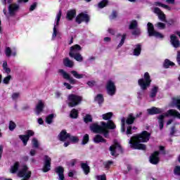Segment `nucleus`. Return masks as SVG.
Wrapping results in <instances>:
<instances>
[{"label":"nucleus","mask_w":180,"mask_h":180,"mask_svg":"<svg viewBox=\"0 0 180 180\" xmlns=\"http://www.w3.org/2000/svg\"><path fill=\"white\" fill-rule=\"evenodd\" d=\"M150 140V134L147 131H142L131 138L129 144L134 150H146V145L141 143H147Z\"/></svg>","instance_id":"nucleus-1"},{"label":"nucleus","mask_w":180,"mask_h":180,"mask_svg":"<svg viewBox=\"0 0 180 180\" xmlns=\"http://www.w3.org/2000/svg\"><path fill=\"white\" fill-rule=\"evenodd\" d=\"M116 129V125L113 123V121H109L107 124L105 122H101V126L95 123L90 126V129L94 133H102L105 137H108V134L110 130Z\"/></svg>","instance_id":"nucleus-2"},{"label":"nucleus","mask_w":180,"mask_h":180,"mask_svg":"<svg viewBox=\"0 0 180 180\" xmlns=\"http://www.w3.org/2000/svg\"><path fill=\"white\" fill-rule=\"evenodd\" d=\"M168 116H174V117L180 118V114L175 110H169L167 112L163 115H161L158 117L159 121V127L160 130H162L164 128V119L168 117Z\"/></svg>","instance_id":"nucleus-3"},{"label":"nucleus","mask_w":180,"mask_h":180,"mask_svg":"<svg viewBox=\"0 0 180 180\" xmlns=\"http://www.w3.org/2000/svg\"><path fill=\"white\" fill-rule=\"evenodd\" d=\"M81 51V46L78 44H76L70 48V52L69 53L70 57L72 58H75L76 61H79V63L82 62L84 58L79 53Z\"/></svg>","instance_id":"nucleus-4"},{"label":"nucleus","mask_w":180,"mask_h":180,"mask_svg":"<svg viewBox=\"0 0 180 180\" xmlns=\"http://www.w3.org/2000/svg\"><path fill=\"white\" fill-rule=\"evenodd\" d=\"M138 82L141 89L143 91L146 90L151 84V77H150V74L148 72H146L143 78L140 79Z\"/></svg>","instance_id":"nucleus-5"},{"label":"nucleus","mask_w":180,"mask_h":180,"mask_svg":"<svg viewBox=\"0 0 180 180\" xmlns=\"http://www.w3.org/2000/svg\"><path fill=\"white\" fill-rule=\"evenodd\" d=\"M19 11V5L16 4H10L8 6V13L6 12V8H4L3 12L7 19H9L11 16H15Z\"/></svg>","instance_id":"nucleus-6"},{"label":"nucleus","mask_w":180,"mask_h":180,"mask_svg":"<svg viewBox=\"0 0 180 180\" xmlns=\"http://www.w3.org/2000/svg\"><path fill=\"white\" fill-rule=\"evenodd\" d=\"M110 150L111 151V155H112V157H117L119 154L123 153L120 143L116 140L114 141V144L110 147Z\"/></svg>","instance_id":"nucleus-7"},{"label":"nucleus","mask_w":180,"mask_h":180,"mask_svg":"<svg viewBox=\"0 0 180 180\" xmlns=\"http://www.w3.org/2000/svg\"><path fill=\"white\" fill-rule=\"evenodd\" d=\"M68 105L70 108H74V106H77V105H79L81 101H82V97L79 96H77L75 94H70L68 96Z\"/></svg>","instance_id":"nucleus-8"},{"label":"nucleus","mask_w":180,"mask_h":180,"mask_svg":"<svg viewBox=\"0 0 180 180\" xmlns=\"http://www.w3.org/2000/svg\"><path fill=\"white\" fill-rule=\"evenodd\" d=\"M61 19V11H60L56 18L55 24L53 27V32L52 34V39H56L57 36H60V32H58V30L57 29L58 27V25H60V20Z\"/></svg>","instance_id":"nucleus-9"},{"label":"nucleus","mask_w":180,"mask_h":180,"mask_svg":"<svg viewBox=\"0 0 180 180\" xmlns=\"http://www.w3.org/2000/svg\"><path fill=\"white\" fill-rule=\"evenodd\" d=\"M134 117L132 115H129V117L126 119L122 118L121 120V131L122 133H124L126 131L125 124H133L134 122Z\"/></svg>","instance_id":"nucleus-10"},{"label":"nucleus","mask_w":180,"mask_h":180,"mask_svg":"<svg viewBox=\"0 0 180 180\" xmlns=\"http://www.w3.org/2000/svg\"><path fill=\"white\" fill-rule=\"evenodd\" d=\"M148 33L149 36H154L157 39H164L162 34L154 30V25L151 22L148 23Z\"/></svg>","instance_id":"nucleus-11"},{"label":"nucleus","mask_w":180,"mask_h":180,"mask_svg":"<svg viewBox=\"0 0 180 180\" xmlns=\"http://www.w3.org/2000/svg\"><path fill=\"white\" fill-rule=\"evenodd\" d=\"M105 88L108 94L110 96H113V95L116 94V86L115 85V82H113L112 79H110L107 82Z\"/></svg>","instance_id":"nucleus-12"},{"label":"nucleus","mask_w":180,"mask_h":180,"mask_svg":"<svg viewBox=\"0 0 180 180\" xmlns=\"http://www.w3.org/2000/svg\"><path fill=\"white\" fill-rule=\"evenodd\" d=\"M34 135V132L33 131L28 130L26 131V135H20L19 137L22 141L24 146H26L27 144V141H29V139H30V137Z\"/></svg>","instance_id":"nucleus-13"},{"label":"nucleus","mask_w":180,"mask_h":180,"mask_svg":"<svg viewBox=\"0 0 180 180\" xmlns=\"http://www.w3.org/2000/svg\"><path fill=\"white\" fill-rule=\"evenodd\" d=\"M58 73L62 75V77L65 79H67L68 81H69V82L70 84H72V85H74L75 84H76L77 80H75L74 78L71 77V76H70V75L68 73H67L65 71H64V70H58Z\"/></svg>","instance_id":"nucleus-14"},{"label":"nucleus","mask_w":180,"mask_h":180,"mask_svg":"<svg viewBox=\"0 0 180 180\" xmlns=\"http://www.w3.org/2000/svg\"><path fill=\"white\" fill-rule=\"evenodd\" d=\"M51 167V158L47 155L44 156V165L43 167L44 172H49Z\"/></svg>","instance_id":"nucleus-15"},{"label":"nucleus","mask_w":180,"mask_h":180,"mask_svg":"<svg viewBox=\"0 0 180 180\" xmlns=\"http://www.w3.org/2000/svg\"><path fill=\"white\" fill-rule=\"evenodd\" d=\"M76 22L77 23H81L82 22H86V23H88V22H89V16L86 14L80 13L77 16Z\"/></svg>","instance_id":"nucleus-16"},{"label":"nucleus","mask_w":180,"mask_h":180,"mask_svg":"<svg viewBox=\"0 0 180 180\" xmlns=\"http://www.w3.org/2000/svg\"><path fill=\"white\" fill-rule=\"evenodd\" d=\"M160 153L158 151L155 152L150 157V164L157 165L160 162V158H158Z\"/></svg>","instance_id":"nucleus-17"},{"label":"nucleus","mask_w":180,"mask_h":180,"mask_svg":"<svg viewBox=\"0 0 180 180\" xmlns=\"http://www.w3.org/2000/svg\"><path fill=\"white\" fill-rule=\"evenodd\" d=\"M44 108V102H43L41 100L39 101L35 108L36 115L41 114L43 112Z\"/></svg>","instance_id":"nucleus-18"},{"label":"nucleus","mask_w":180,"mask_h":180,"mask_svg":"<svg viewBox=\"0 0 180 180\" xmlns=\"http://www.w3.org/2000/svg\"><path fill=\"white\" fill-rule=\"evenodd\" d=\"M170 43L175 49H178V47H179V39H178V38L174 34L170 37Z\"/></svg>","instance_id":"nucleus-19"},{"label":"nucleus","mask_w":180,"mask_h":180,"mask_svg":"<svg viewBox=\"0 0 180 180\" xmlns=\"http://www.w3.org/2000/svg\"><path fill=\"white\" fill-rule=\"evenodd\" d=\"M147 112L149 115H157L158 113H162L164 112L163 109L153 107L147 110Z\"/></svg>","instance_id":"nucleus-20"},{"label":"nucleus","mask_w":180,"mask_h":180,"mask_svg":"<svg viewBox=\"0 0 180 180\" xmlns=\"http://www.w3.org/2000/svg\"><path fill=\"white\" fill-rule=\"evenodd\" d=\"M55 171L58 174L59 180H64V167L61 166L57 167Z\"/></svg>","instance_id":"nucleus-21"},{"label":"nucleus","mask_w":180,"mask_h":180,"mask_svg":"<svg viewBox=\"0 0 180 180\" xmlns=\"http://www.w3.org/2000/svg\"><path fill=\"white\" fill-rule=\"evenodd\" d=\"M153 12L158 15L159 19L162 20V22H165V14H164L160 8H155Z\"/></svg>","instance_id":"nucleus-22"},{"label":"nucleus","mask_w":180,"mask_h":180,"mask_svg":"<svg viewBox=\"0 0 180 180\" xmlns=\"http://www.w3.org/2000/svg\"><path fill=\"white\" fill-rule=\"evenodd\" d=\"M60 141H68L70 139V134H68L65 131H62L58 136Z\"/></svg>","instance_id":"nucleus-23"},{"label":"nucleus","mask_w":180,"mask_h":180,"mask_svg":"<svg viewBox=\"0 0 180 180\" xmlns=\"http://www.w3.org/2000/svg\"><path fill=\"white\" fill-rule=\"evenodd\" d=\"M170 108H177L180 110V99L179 98H173L172 103L169 104Z\"/></svg>","instance_id":"nucleus-24"},{"label":"nucleus","mask_w":180,"mask_h":180,"mask_svg":"<svg viewBox=\"0 0 180 180\" xmlns=\"http://www.w3.org/2000/svg\"><path fill=\"white\" fill-rule=\"evenodd\" d=\"M75 15H77L75 10H70V11H68L67 15H66L67 20H72V19H74V18H75Z\"/></svg>","instance_id":"nucleus-25"},{"label":"nucleus","mask_w":180,"mask_h":180,"mask_svg":"<svg viewBox=\"0 0 180 180\" xmlns=\"http://www.w3.org/2000/svg\"><path fill=\"white\" fill-rule=\"evenodd\" d=\"M63 64L65 67H68L69 68H72V67H74V62L68 58L63 60Z\"/></svg>","instance_id":"nucleus-26"},{"label":"nucleus","mask_w":180,"mask_h":180,"mask_svg":"<svg viewBox=\"0 0 180 180\" xmlns=\"http://www.w3.org/2000/svg\"><path fill=\"white\" fill-rule=\"evenodd\" d=\"M94 143H106V140L102 137V136L97 134L94 138Z\"/></svg>","instance_id":"nucleus-27"},{"label":"nucleus","mask_w":180,"mask_h":180,"mask_svg":"<svg viewBox=\"0 0 180 180\" xmlns=\"http://www.w3.org/2000/svg\"><path fill=\"white\" fill-rule=\"evenodd\" d=\"M70 74H72V75H73V77L75 78H76L77 79H81L82 78H84V77H85V75L79 74V73H78V72H77L75 70L71 71Z\"/></svg>","instance_id":"nucleus-28"},{"label":"nucleus","mask_w":180,"mask_h":180,"mask_svg":"<svg viewBox=\"0 0 180 180\" xmlns=\"http://www.w3.org/2000/svg\"><path fill=\"white\" fill-rule=\"evenodd\" d=\"M141 53V45L137 44L135 46V48L134 49V56H140V53Z\"/></svg>","instance_id":"nucleus-29"},{"label":"nucleus","mask_w":180,"mask_h":180,"mask_svg":"<svg viewBox=\"0 0 180 180\" xmlns=\"http://www.w3.org/2000/svg\"><path fill=\"white\" fill-rule=\"evenodd\" d=\"M157 92H158V86H153V87L151 89L150 96L151 98H155V96H157Z\"/></svg>","instance_id":"nucleus-30"},{"label":"nucleus","mask_w":180,"mask_h":180,"mask_svg":"<svg viewBox=\"0 0 180 180\" xmlns=\"http://www.w3.org/2000/svg\"><path fill=\"white\" fill-rule=\"evenodd\" d=\"M117 39H121V41L117 46L119 49V48L122 47L123 46V44H124V41L126 40V34H123V35L119 34L117 36Z\"/></svg>","instance_id":"nucleus-31"},{"label":"nucleus","mask_w":180,"mask_h":180,"mask_svg":"<svg viewBox=\"0 0 180 180\" xmlns=\"http://www.w3.org/2000/svg\"><path fill=\"white\" fill-rule=\"evenodd\" d=\"M19 162H16L14 165L11 166L10 172H11V174H15L17 172L18 169H19Z\"/></svg>","instance_id":"nucleus-32"},{"label":"nucleus","mask_w":180,"mask_h":180,"mask_svg":"<svg viewBox=\"0 0 180 180\" xmlns=\"http://www.w3.org/2000/svg\"><path fill=\"white\" fill-rule=\"evenodd\" d=\"M81 166L85 175H88L89 174V166L86 163H82Z\"/></svg>","instance_id":"nucleus-33"},{"label":"nucleus","mask_w":180,"mask_h":180,"mask_svg":"<svg viewBox=\"0 0 180 180\" xmlns=\"http://www.w3.org/2000/svg\"><path fill=\"white\" fill-rule=\"evenodd\" d=\"M54 117H56V115L54 114H50L49 115H48L46 118V122L48 124H51V123H53V119H54Z\"/></svg>","instance_id":"nucleus-34"},{"label":"nucleus","mask_w":180,"mask_h":180,"mask_svg":"<svg viewBox=\"0 0 180 180\" xmlns=\"http://www.w3.org/2000/svg\"><path fill=\"white\" fill-rule=\"evenodd\" d=\"M112 116V112H107L105 114L102 115L101 117H103V120H109V119H111Z\"/></svg>","instance_id":"nucleus-35"},{"label":"nucleus","mask_w":180,"mask_h":180,"mask_svg":"<svg viewBox=\"0 0 180 180\" xmlns=\"http://www.w3.org/2000/svg\"><path fill=\"white\" fill-rule=\"evenodd\" d=\"M172 65H175V64L173 62H171V60L166 59L164 63V67L165 68H169V67H172Z\"/></svg>","instance_id":"nucleus-36"},{"label":"nucleus","mask_w":180,"mask_h":180,"mask_svg":"<svg viewBox=\"0 0 180 180\" xmlns=\"http://www.w3.org/2000/svg\"><path fill=\"white\" fill-rule=\"evenodd\" d=\"M3 70L5 71V72H6V74L11 73V68H8V62H3Z\"/></svg>","instance_id":"nucleus-37"},{"label":"nucleus","mask_w":180,"mask_h":180,"mask_svg":"<svg viewBox=\"0 0 180 180\" xmlns=\"http://www.w3.org/2000/svg\"><path fill=\"white\" fill-rule=\"evenodd\" d=\"M70 116L72 119H77V117H78V111L75 109L72 110Z\"/></svg>","instance_id":"nucleus-38"},{"label":"nucleus","mask_w":180,"mask_h":180,"mask_svg":"<svg viewBox=\"0 0 180 180\" xmlns=\"http://www.w3.org/2000/svg\"><path fill=\"white\" fill-rule=\"evenodd\" d=\"M155 5L157 6H161L162 8H164V9H166V11H171V7H169L168 5H165L160 2H156Z\"/></svg>","instance_id":"nucleus-39"},{"label":"nucleus","mask_w":180,"mask_h":180,"mask_svg":"<svg viewBox=\"0 0 180 180\" xmlns=\"http://www.w3.org/2000/svg\"><path fill=\"white\" fill-rule=\"evenodd\" d=\"M13 101H18L20 98V94L19 92H14L11 95Z\"/></svg>","instance_id":"nucleus-40"},{"label":"nucleus","mask_w":180,"mask_h":180,"mask_svg":"<svg viewBox=\"0 0 180 180\" xmlns=\"http://www.w3.org/2000/svg\"><path fill=\"white\" fill-rule=\"evenodd\" d=\"M96 102H98V103H102L103 102V96L102 94H98L95 98Z\"/></svg>","instance_id":"nucleus-41"},{"label":"nucleus","mask_w":180,"mask_h":180,"mask_svg":"<svg viewBox=\"0 0 180 180\" xmlns=\"http://www.w3.org/2000/svg\"><path fill=\"white\" fill-rule=\"evenodd\" d=\"M11 79H12V76H11V75H8L7 77H4L3 79V82L4 84H5L6 85H8V84H9Z\"/></svg>","instance_id":"nucleus-42"},{"label":"nucleus","mask_w":180,"mask_h":180,"mask_svg":"<svg viewBox=\"0 0 180 180\" xmlns=\"http://www.w3.org/2000/svg\"><path fill=\"white\" fill-rule=\"evenodd\" d=\"M78 137L71 136V135H69V139L68 141H71L72 143H78Z\"/></svg>","instance_id":"nucleus-43"},{"label":"nucleus","mask_w":180,"mask_h":180,"mask_svg":"<svg viewBox=\"0 0 180 180\" xmlns=\"http://www.w3.org/2000/svg\"><path fill=\"white\" fill-rule=\"evenodd\" d=\"M32 144L35 148H38L39 146V141H37L36 138L32 139Z\"/></svg>","instance_id":"nucleus-44"},{"label":"nucleus","mask_w":180,"mask_h":180,"mask_svg":"<svg viewBox=\"0 0 180 180\" xmlns=\"http://www.w3.org/2000/svg\"><path fill=\"white\" fill-rule=\"evenodd\" d=\"M108 5V0H103L101 2L98 4V8H105Z\"/></svg>","instance_id":"nucleus-45"},{"label":"nucleus","mask_w":180,"mask_h":180,"mask_svg":"<svg viewBox=\"0 0 180 180\" xmlns=\"http://www.w3.org/2000/svg\"><path fill=\"white\" fill-rule=\"evenodd\" d=\"M5 53L6 57H11L12 54V49L10 47H6Z\"/></svg>","instance_id":"nucleus-46"},{"label":"nucleus","mask_w":180,"mask_h":180,"mask_svg":"<svg viewBox=\"0 0 180 180\" xmlns=\"http://www.w3.org/2000/svg\"><path fill=\"white\" fill-rule=\"evenodd\" d=\"M15 128H16V124H15V122L11 121L9 123V127H8L9 130H11L12 131L13 130H15Z\"/></svg>","instance_id":"nucleus-47"},{"label":"nucleus","mask_w":180,"mask_h":180,"mask_svg":"<svg viewBox=\"0 0 180 180\" xmlns=\"http://www.w3.org/2000/svg\"><path fill=\"white\" fill-rule=\"evenodd\" d=\"M89 141V135L85 134L83 137L82 144H86Z\"/></svg>","instance_id":"nucleus-48"},{"label":"nucleus","mask_w":180,"mask_h":180,"mask_svg":"<svg viewBox=\"0 0 180 180\" xmlns=\"http://www.w3.org/2000/svg\"><path fill=\"white\" fill-rule=\"evenodd\" d=\"M84 120L85 123H89V122H92V117L89 115H87L84 117Z\"/></svg>","instance_id":"nucleus-49"},{"label":"nucleus","mask_w":180,"mask_h":180,"mask_svg":"<svg viewBox=\"0 0 180 180\" xmlns=\"http://www.w3.org/2000/svg\"><path fill=\"white\" fill-rule=\"evenodd\" d=\"M155 26L158 27V29H160V30L165 29V24L162 22H158L155 25Z\"/></svg>","instance_id":"nucleus-50"},{"label":"nucleus","mask_w":180,"mask_h":180,"mask_svg":"<svg viewBox=\"0 0 180 180\" xmlns=\"http://www.w3.org/2000/svg\"><path fill=\"white\" fill-rule=\"evenodd\" d=\"M136 27H137V21L134 20L131 22L129 29H136Z\"/></svg>","instance_id":"nucleus-51"},{"label":"nucleus","mask_w":180,"mask_h":180,"mask_svg":"<svg viewBox=\"0 0 180 180\" xmlns=\"http://www.w3.org/2000/svg\"><path fill=\"white\" fill-rule=\"evenodd\" d=\"M112 164H113V162L112 161L106 162L104 163V167L108 169L110 167V165H112Z\"/></svg>","instance_id":"nucleus-52"},{"label":"nucleus","mask_w":180,"mask_h":180,"mask_svg":"<svg viewBox=\"0 0 180 180\" xmlns=\"http://www.w3.org/2000/svg\"><path fill=\"white\" fill-rule=\"evenodd\" d=\"M174 172L175 175H180V167L179 166H176L174 168Z\"/></svg>","instance_id":"nucleus-53"},{"label":"nucleus","mask_w":180,"mask_h":180,"mask_svg":"<svg viewBox=\"0 0 180 180\" xmlns=\"http://www.w3.org/2000/svg\"><path fill=\"white\" fill-rule=\"evenodd\" d=\"M126 134L129 136V134H132L131 132V126H128L126 131Z\"/></svg>","instance_id":"nucleus-54"},{"label":"nucleus","mask_w":180,"mask_h":180,"mask_svg":"<svg viewBox=\"0 0 180 180\" xmlns=\"http://www.w3.org/2000/svg\"><path fill=\"white\" fill-rule=\"evenodd\" d=\"M97 180H106V176L105 175H101V176H96Z\"/></svg>","instance_id":"nucleus-55"},{"label":"nucleus","mask_w":180,"mask_h":180,"mask_svg":"<svg viewBox=\"0 0 180 180\" xmlns=\"http://www.w3.org/2000/svg\"><path fill=\"white\" fill-rule=\"evenodd\" d=\"M87 85H89V86H94L95 85H96V82L95 81H89L87 82Z\"/></svg>","instance_id":"nucleus-56"},{"label":"nucleus","mask_w":180,"mask_h":180,"mask_svg":"<svg viewBox=\"0 0 180 180\" xmlns=\"http://www.w3.org/2000/svg\"><path fill=\"white\" fill-rule=\"evenodd\" d=\"M36 6H37V3H34L30 7V11H34L36 9Z\"/></svg>","instance_id":"nucleus-57"},{"label":"nucleus","mask_w":180,"mask_h":180,"mask_svg":"<svg viewBox=\"0 0 180 180\" xmlns=\"http://www.w3.org/2000/svg\"><path fill=\"white\" fill-rule=\"evenodd\" d=\"M76 162H77L76 160H71L70 164H69V167H74V165H75Z\"/></svg>","instance_id":"nucleus-58"},{"label":"nucleus","mask_w":180,"mask_h":180,"mask_svg":"<svg viewBox=\"0 0 180 180\" xmlns=\"http://www.w3.org/2000/svg\"><path fill=\"white\" fill-rule=\"evenodd\" d=\"M63 85L67 88V89H71V88H72V86H71V84L65 82L63 84Z\"/></svg>","instance_id":"nucleus-59"},{"label":"nucleus","mask_w":180,"mask_h":180,"mask_svg":"<svg viewBox=\"0 0 180 180\" xmlns=\"http://www.w3.org/2000/svg\"><path fill=\"white\" fill-rule=\"evenodd\" d=\"M117 16V13L116 11L112 12V15H110V19H115Z\"/></svg>","instance_id":"nucleus-60"},{"label":"nucleus","mask_w":180,"mask_h":180,"mask_svg":"<svg viewBox=\"0 0 180 180\" xmlns=\"http://www.w3.org/2000/svg\"><path fill=\"white\" fill-rule=\"evenodd\" d=\"M176 60H177L179 65H180V51H178V53H177Z\"/></svg>","instance_id":"nucleus-61"},{"label":"nucleus","mask_w":180,"mask_h":180,"mask_svg":"<svg viewBox=\"0 0 180 180\" xmlns=\"http://www.w3.org/2000/svg\"><path fill=\"white\" fill-rule=\"evenodd\" d=\"M139 33H140V30H136L132 32V34L137 36V34H139Z\"/></svg>","instance_id":"nucleus-62"},{"label":"nucleus","mask_w":180,"mask_h":180,"mask_svg":"<svg viewBox=\"0 0 180 180\" xmlns=\"http://www.w3.org/2000/svg\"><path fill=\"white\" fill-rule=\"evenodd\" d=\"M74 174H75V172L70 171L68 173V176H70L71 178H72V176H74Z\"/></svg>","instance_id":"nucleus-63"},{"label":"nucleus","mask_w":180,"mask_h":180,"mask_svg":"<svg viewBox=\"0 0 180 180\" xmlns=\"http://www.w3.org/2000/svg\"><path fill=\"white\" fill-rule=\"evenodd\" d=\"M11 56L13 57L16 56V49H14V50L11 51Z\"/></svg>","instance_id":"nucleus-64"}]
</instances>
